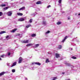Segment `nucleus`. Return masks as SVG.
Returning <instances> with one entry per match:
<instances>
[{
  "instance_id": "nucleus-5",
  "label": "nucleus",
  "mask_w": 80,
  "mask_h": 80,
  "mask_svg": "<svg viewBox=\"0 0 80 80\" xmlns=\"http://www.w3.org/2000/svg\"><path fill=\"white\" fill-rule=\"evenodd\" d=\"M55 56L56 58H59L60 57V54L58 53L55 54Z\"/></svg>"
},
{
  "instance_id": "nucleus-28",
  "label": "nucleus",
  "mask_w": 80,
  "mask_h": 80,
  "mask_svg": "<svg viewBox=\"0 0 80 80\" xmlns=\"http://www.w3.org/2000/svg\"><path fill=\"white\" fill-rule=\"evenodd\" d=\"M72 58H73V59H77V57L73 56L72 57Z\"/></svg>"
},
{
  "instance_id": "nucleus-45",
  "label": "nucleus",
  "mask_w": 80,
  "mask_h": 80,
  "mask_svg": "<svg viewBox=\"0 0 80 80\" xmlns=\"http://www.w3.org/2000/svg\"><path fill=\"white\" fill-rule=\"evenodd\" d=\"M78 15H80V13L78 14Z\"/></svg>"
},
{
  "instance_id": "nucleus-43",
  "label": "nucleus",
  "mask_w": 80,
  "mask_h": 80,
  "mask_svg": "<svg viewBox=\"0 0 80 80\" xmlns=\"http://www.w3.org/2000/svg\"><path fill=\"white\" fill-rule=\"evenodd\" d=\"M26 80H28V79L27 78H26Z\"/></svg>"
},
{
  "instance_id": "nucleus-37",
  "label": "nucleus",
  "mask_w": 80,
  "mask_h": 80,
  "mask_svg": "<svg viewBox=\"0 0 80 80\" xmlns=\"http://www.w3.org/2000/svg\"><path fill=\"white\" fill-rule=\"evenodd\" d=\"M48 54H49L50 55H51L52 54V53L50 52H48Z\"/></svg>"
},
{
  "instance_id": "nucleus-21",
  "label": "nucleus",
  "mask_w": 80,
  "mask_h": 80,
  "mask_svg": "<svg viewBox=\"0 0 80 80\" xmlns=\"http://www.w3.org/2000/svg\"><path fill=\"white\" fill-rule=\"evenodd\" d=\"M6 33V32L5 31H1L0 32V35H1V34H2V33Z\"/></svg>"
},
{
  "instance_id": "nucleus-1",
  "label": "nucleus",
  "mask_w": 80,
  "mask_h": 80,
  "mask_svg": "<svg viewBox=\"0 0 80 80\" xmlns=\"http://www.w3.org/2000/svg\"><path fill=\"white\" fill-rule=\"evenodd\" d=\"M7 15H8V16L9 17H10V16H12V11H10L7 12Z\"/></svg>"
},
{
  "instance_id": "nucleus-44",
  "label": "nucleus",
  "mask_w": 80,
  "mask_h": 80,
  "mask_svg": "<svg viewBox=\"0 0 80 80\" xmlns=\"http://www.w3.org/2000/svg\"><path fill=\"white\" fill-rule=\"evenodd\" d=\"M66 80H70V79H66Z\"/></svg>"
},
{
  "instance_id": "nucleus-19",
  "label": "nucleus",
  "mask_w": 80,
  "mask_h": 80,
  "mask_svg": "<svg viewBox=\"0 0 80 80\" xmlns=\"http://www.w3.org/2000/svg\"><path fill=\"white\" fill-rule=\"evenodd\" d=\"M31 37H36V34H33L31 35Z\"/></svg>"
},
{
  "instance_id": "nucleus-7",
  "label": "nucleus",
  "mask_w": 80,
  "mask_h": 80,
  "mask_svg": "<svg viewBox=\"0 0 80 80\" xmlns=\"http://www.w3.org/2000/svg\"><path fill=\"white\" fill-rule=\"evenodd\" d=\"M29 40H26V41H22V43H28Z\"/></svg>"
},
{
  "instance_id": "nucleus-26",
  "label": "nucleus",
  "mask_w": 80,
  "mask_h": 80,
  "mask_svg": "<svg viewBox=\"0 0 80 80\" xmlns=\"http://www.w3.org/2000/svg\"><path fill=\"white\" fill-rule=\"evenodd\" d=\"M58 48H59V49H62V45H60L59 46Z\"/></svg>"
},
{
  "instance_id": "nucleus-40",
  "label": "nucleus",
  "mask_w": 80,
  "mask_h": 80,
  "mask_svg": "<svg viewBox=\"0 0 80 80\" xmlns=\"http://www.w3.org/2000/svg\"><path fill=\"white\" fill-rule=\"evenodd\" d=\"M20 35V34H18L17 35L18 36H19Z\"/></svg>"
},
{
  "instance_id": "nucleus-15",
  "label": "nucleus",
  "mask_w": 80,
  "mask_h": 80,
  "mask_svg": "<svg viewBox=\"0 0 80 80\" xmlns=\"http://www.w3.org/2000/svg\"><path fill=\"white\" fill-rule=\"evenodd\" d=\"M25 7H22V8H20L19 9V10L20 11V10H22L23 9H25Z\"/></svg>"
},
{
  "instance_id": "nucleus-3",
  "label": "nucleus",
  "mask_w": 80,
  "mask_h": 80,
  "mask_svg": "<svg viewBox=\"0 0 80 80\" xmlns=\"http://www.w3.org/2000/svg\"><path fill=\"white\" fill-rule=\"evenodd\" d=\"M19 60L18 63H22V60H23L22 58L20 57L19 58Z\"/></svg>"
},
{
  "instance_id": "nucleus-10",
  "label": "nucleus",
  "mask_w": 80,
  "mask_h": 80,
  "mask_svg": "<svg viewBox=\"0 0 80 80\" xmlns=\"http://www.w3.org/2000/svg\"><path fill=\"white\" fill-rule=\"evenodd\" d=\"M17 14L19 15V16H22L23 15V13L19 12L17 13Z\"/></svg>"
},
{
  "instance_id": "nucleus-38",
  "label": "nucleus",
  "mask_w": 80,
  "mask_h": 80,
  "mask_svg": "<svg viewBox=\"0 0 80 80\" xmlns=\"http://www.w3.org/2000/svg\"><path fill=\"white\" fill-rule=\"evenodd\" d=\"M4 56H3V55H1V57H2V58H3V57H4Z\"/></svg>"
},
{
  "instance_id": "nucleus-27",
  "label": "nucleus",
  "mask_w": 80,
  "mask_h": 80,
  "mask_svg": "<svg viewBox=\"0 0 80 80\" xmlns=\"http://www.w3.org/2000/svg\"><path fill=\"white\" fill-rule=\"evenodd\" d=\"M56 79H57V77H55L54 78H53V79L52 80H55Z\"/></svg>"
},
{
  "instance_id": "nucleus-51",
  "label": "nucleus",
  "mask_w": 80,
  "mask_h": 80,
  "mask_svg": "<svg viewBox=\"0 0 80 80\" xmlns=\"http://www.w3.org/2000/svg\"><path fill=\"white\" fill-rule=\"evenodd\" d=\"M1 40H2V38H1Z\"/></svg>"
},
{
  "instance_id": "nucleus-39",
  "label": "nucleus",
  "mask_w": 80,
  "mask_h": 80,
  "mask_svg": "<svg viewBox=\"0 0 80 80\" xmlns=\"http://www.w3.org/2000/svg\"><path fill=\"white\" fill-rule=\"evenodd\" d=\"M62 74H63V75H64V74H65V72H63L62 73Z\"/></svg>"
},
{
  "instance_id": "nucleus-52",
  "label": "nucleus",
  "mask_w": 80,
  "mask_h": 80,
  "mask_svg": "<svg viewBox=\"0 0 80 80\" xmlns=\"http://www.w3.org/2000/svg\"><path fill=\"white\" fill-rule=\"evenodd\" d=\"M70 50H71V49H70Z\"/></svg>"
},
{
  "instance_id": "nucleus-30",
  "label": "nucleus",
  "mask_w": 80,
  "mask_h": 80,
  "mask_svg": "<svg viewBox=\"0 0 80 80\" xmlns=\"http://www.w3.org/2000/svg\"><path fill=\"white\" fill-rule=\"evenodd\" d=\"M8 7H6L5 8H4V9L5 10H7L8 9Z\"/></svg>"
},
{
  "instance_id": "nucleus-14",
  "label": "nucleus",
  "mask_w": 80,
  "mask_h": 80,
  "mask_svg": "<svg viewBox=\"0 0 80 80\" xmlns=\"http://www.w3.org/2000/svg\"><path fill=\"white\" fill-rule=\"evenodd\" d=\"M5 74V72H2L0 73V76H2V75H3Z\"/></svg>"
},
{
  "instance_id": "nucleus-20",
  "label": "nucleus",
  "mask_w": 80,
  "mask_h": 80,
  "mask_svg": "<svg viewBox=\"0 0 80 80\" xmlns=\"http://www.w3.org/2000/svg\"><path fill=\"white\" fill-rule=\"evenodd\" d=\"M31 26L32 25H31V24H29L28 26H26V28H29L30 27H31Z\"/></svg>"
},
{
  "instance_id": "nucleus-49",
  "label": "nucleus",
  "mask_w": 80,
  "mask_h": 80,
  "mask_svg": "<svg viewBox=\"0 0 80 80\" xmlns=\"http://www.w3.org/2000/svg\"><path fill=\"white\" fill-rule=\"evenodd\" d=\"M64 13V12H62V13Z\"/></svg>"
},
{
  "instance_id": "nucleus-9",
  "label": "nucleus",
  "mask_w": 80,
  "mask_h": 80,
  "mask_svg": "<svg viewBox=\"0 0 80 80\" xmlns=\"http://www.w3.org/2000/svg\"><path fill=\"white\" fill-rule=\"evenodd\" d=\"M66 66H68V67H70L71 66V64L68 63H65Z\"/></svg>"
},
{
  "instance_id": "nucleus-47",
  "label": "nucleus",
  "mask_w": 80,
  "mask_h": 80,
  "mask_svg": "<svg viewBox=\"0 0 80 80\" xmlns=\"http://www.w3.org/2000/svg\"><path fill=\"white\" fill-rule=\"evenodd\" d=\"M12 0H11V1H12Z\"/></svg>"
},
{
  "instance_id": "nucleus-6",
  "label": "nucleus",
  "mask_w": 80,
  "mask_h": 80,
  "mask_svg": "<svg viewBox=\"0 0 80 80\" xmlns=\"http://www.w3.org/2000/svg\"><path fill=\"white\" fill-rule=\"evenodd\" d=\"M42 2H41V1H39L36 2V4L37 5H38L39 4H42Z\"/></svg>"
},
{
  "instance_id": "nucleus-16",
  "label": "nucleus",
  "mask_w": 80,
  "mask_h": 80,
  "mask_svg": "<svg viewBox=\"0 0 80 80\" xmlns=\"http://www.w3.org/2000/svg\"><path fill=\"white\" fill-rule=\"evenodd\" d=\"M40 45L38 44H37L35 45V46L34 47V48H37V47H38V46H39Z\"/></svg>"
},
{
  "instance_id": "nucleus-34",
  "label": "nucleus",
  "mask_w": 80,
  "mask_h": 80,
  "mask_svg": "<svg viewBox=\"0 0 80 80\" xmlns=\"http://www.w3.org/2000/svg\"><path fill=\"white\" fill-rule=\"evenodd\" d=\"M61 2H62V0H59V3H61Z\"/></svg>"
},
{
  "instance_id": "nucleus-18",
  "label": "nucleus",
  "mask_w": 80,
  "mask_h": 80,
  "mask_svg": "<svg viewBox=\"0 0 80 80\" xmlns=\"http://www.w3.org/2000/svg\"><path fill=\"white\" fill-rule=\"evenodd\" d=\"M42 24L44 25H46V24H47V22H46V21H43Z\"/></svg>"
},
{
  "instance_id": "nucleus-23",
  "label": "nucleus",
  "mask_w": 80,
  "mask_h": 80,
  "mask_svg": "<svg viewBox=\"0 0 80 80\" xmlns=\"http://www.w3.org/2000/svg\"><path fill=\"white\" fill-rule=\"evenodd\" d=\"M50 31H48L45 33V35H47V34H48V33H50Z\"/></svg>"
},
{
  "instance_id": "nucleus-11",
  "label": "nucleus",
  "mask_w": 80,
  "mask_h": 80,
  "mask_svg": "<svg viewBox=\"0 0 80 80\" xmlns=\"http://www.w3.org/2000/svg\"><path fill=\"white\" fill-rule=\"evenodd\" d=\"M33 45V44L29 43L26 46L27 47H30V46H32Z\"/></svg>"
},
{
  "instance_id": "nucleus-36",
  "label": "nucleus",
  "mask_w": 80,
  "mask_h": 80,
  "mask_svg": "<svg viewBox=\"0 0 80 80\" xmlns=\"http://www.w3.org/2000/svg\"><path fill=\"white\" fill-rule=\"evenodd\" d=\"M9 65H10V64H9L8 63H7V66H8V67H9Z\"/></svg>"
},
{
  "instance_id": "nucleus-17",
  "label": "nucleus",
  "mask_w": 80,
  "mask_h": 80,
  "mask_svg": "<svg viewBox=\"0 0 80 80\" xmlns=\"http://www.w3.org/2000/svg\"><path fill=\"white\" fill-rule=\"evenodd\" d=\"M6 40H8V39H10V37H9V35L7 36L6 37Z\"/></svg>"
},
{
  "instance_id": "nucleus-25",
  "label": "nucleus",
  "mask_w": 80,
  "mask_h": 80,
  "mask_svg": "<svg viewBox=\"0 0 80 80\" xmlns=\"http://www.w3.org/2000/svg\"><path fill=\"white\" fill-rule=\"evenodd\" d=\"M50 61H49V59H47L46 61V63H48V62H49Z\"/></svg>"
},
{
  "instance_id": "nucleus-32",
  "label": "nucleus",
  "mask_w": 80,
  "mask_h": 80,
  "mask_svg": "<svg viewBox=\"0 0 80 80\" xmlns=\"http://www.w3.org/2000/svg\"><path fill=\"white\" fill-rule=\"evenodd\" d=\"M12 72L13 73H14V72H15V69H12Z\"/></svg>"
},
{
  "instance_id": "nucleus-50",
  "label": "nucleus",
  "mask_w": 80,
  "mask_h": 80,
  "mask_svg": "<svg viewBox=\"0 0 80 80\" xmlns=\"http://www.w3.org/2000/svg\"><path fill=\"white\" fill-rule=\"evenodd\" d=\"M75 15H77V14H75Z\"/></svg>"
},
{
  "instance_id": "nucleus-46",
  "label": "nucleus",
  "mask_w": 80,
  "mask_h": 80,
  "mask_svg": "<svg viewBox=\"0 0 80 80\" xmlns=\"http://www.w3.org/2000/svg\"><path fill=\"white\" fill-rule=\"evenodd\" d=\"M70 19V18H68V20H69Z\"/></svg>"
},
{
  "instance_id": "nucleus-13",
  "label": "nucleus",
  "mask_w": 80,
  "mask_h": 80,
  "mask_svg": "<svg viewBox=\"0 0 80 80\" xmlns=\"http://www.w3.org/2000/svg\"><path fill=\"white\" fill-rule=\"evenodd\" d=\"M17 28H15L12 31H11V32H12V33H14L15 31H17Z\"/></svg>"
},
{
  "instance_id": "nucleus-35",
  "label": "nucleus",
  "mask_w": 80,
  "mask_h": 80,
  "mask_svg": "<svg viewBox=\"0 0 80 80\" xmlns=\"http://www.w3.org/2000/svg\"><path fill=\"white\" fill-rule=\"evenodd\" d=\"M8 55H9V56L10 55V52H8Z\"/></svg>"
},
{
  "instance_id": "nucleus-22",
  "label": "nucleus",
  "mask_w": 80,
  "mask_h": 80,
  "mask_svg": "<svg viewBox=\"0 0 80 80\" xmlns=\"http://www.w3.org/2000/svg\"><path fill=\"white\" fill-rule=\"evenodd\" d=\"M6 6V5L5 4H2L0 5L1 7H5Z\"/></svg>"
},
{
  "instance_id": "nucleus-8",
  "label": "nucleus",
  "mask_w": 80,
  "mask_h": 80,
  "mask_svg": "<svg viewBox=\"0 0 80 80\" xmlns=\"http://www.w3.org/2000/svg\"><path fill=\"white\" fill-rule=\"evenodd\" d=\"M68 38V37L67 36H66V37H65L64 39L62 40V42H64L65 41V40H66Z\"/></svg>"
},
{
  "instance_id": "nucleus-42",
  "label": "nucleus",
  "mask_w": 80,
  "mask_h": 80,
  "mask_svg": "<svg viewBox=\"0 0 80 80\" xmlns=\"http://www.w3.org/2000/svg\"><path fill=\"white\" fill-rule=\"evenodd\" d=\"M0 60H2V59L0 58Z\"/></svg>"
},
{
  "instance_id": "nucleus-4",
  "label": "nucleus",
  "mask_w": 80,
  "mask_h": 80,
  "mask_svg": "<svg viewBox=\"0 0 80 80\" xmlns=\"http://www.w3.org/2000/svg\"><path fill=\"white\" fill-rule=\"evenodd\" d=\"M34 63L36 64V65H41V63H40L39 62H37L33 63H32V65H33V64H34Z\"/></svg>"
},
{
  "instance_id": "nucleus-29",
  "label": "nucleus",
  "mask_w": 80,
  "mask_h": 80,
  "mask_svg": "<svg viewBox=\"0 0 80 80\" xmlns=\"http://www.w3.org/2000/svg\"><path fill=\"white\" fill-rule=\"evenodd\" d=\"M32 19H31L30 20H29V22L30 23H32Z\"/></svg>"
},
{
  "instance_id": "nucleus-12",
  "label": "nucleus",
  "mask_w": 80,
  "mask_h": 80,
  "mask_svg": "<svg viewBox=\"0 0 80 80\" xmlns=\"http://www.w3.org/2000/svg\"><path fill=\"white\" fill-rule=\"evenodd\" d=\"M16 64H17V62H15L13 63V65L11 66V67H12L15 66V65H16Z\"/></svg>"
},
{
  "instance_id": "nucleus-24",
  "label": "nucleus",
  "mask_w": 80,
  "mask_h": 80,
  "mask_svg": "<svg viewBox=\"0 0 80 80\" xmlns=\"http://www.w3.org/2000/svg\"><path fill=\"white\" fill-rule=\"evenodd\" d=\"M62 23V22H57V25H60Z\"/></svg>"
},
{
  "instance_id": "nucleus-41",
  "label": "nucleus",
  "mask_w": 80,
  "mask_h": 80,
  "mask_svg": "<svg viewBox=\"0 0 80 80\" xmlns=\"http://www.w3.org/2000/svg\"><path fill=\"white\" fill-rule=\"evenodd\" d=\"M69 49H71V50H73V49H72V48H70Z\"/></svg>"
},
{
  "instance_id": "nucleus-33",
  "label": "nucleus",
  "mask_w": 80,
  "mask_h": 80,
  "mask_svg": "<svg viewBox=\"0 0 80 80\" xmlns=\"http://www.w3.org/2000/svg\"><path fill=\"white\" fill-rule=\"evenodd\" d=\"M49 7H51V6L50 5H49L48 6L47 8H49Z\"/></svg>"
},
{
  "instance_id": "nucleus-31",
  "label": "nucleus",
  "mask_w": 80,
  "mask_h": 80,
  "mask_svg": "<svg viewBox=\"0 0 80 80\" xmlns=\"http://www.w3.org/2000/svg\"><path fill=\"white\" fill-rule=\"evenodd\" d=\"M3 15V13L2 12H0V16H2Z\"/></svg>"
},
{
  "instance_id": "nucleus-2",
  "label": "nucleus",
  "mask_w": 80,
  "mask_h": 80,
  "mask_svg": "<svg viewBox=\"0 0 80 80\" xmlns=\"http://www.w3.org/2000/svg\"><path fill=\"white\" fill-rule=\"evenodd\" d=\"M26 19H25L23 18H21L18 19V21H20V22H23V21H24V20H25Z\"/></svg>"
},
{
  "instance_id": "nucleus-48",
  "label": "nucleus",
  "mask_w": 80,
  "mask_h": 80,
  "mask_svg": "<svg viewBox=\"0 0 80 80\" xmlns=\"http://www.w3.org/2000/svg\"><path fill=\"white\" fill-rule=\"evenodd\" d=\"M74 0V1H75V0Z\"/></svg>"
}]
</instances>
